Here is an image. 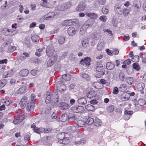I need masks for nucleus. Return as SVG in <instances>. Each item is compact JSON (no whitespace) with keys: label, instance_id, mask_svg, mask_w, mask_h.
<instances>
[{"label":"nucleus","instance_id":"obj_1","mask_svg":"<svg viewBox=\"0 0 146 146\" xmlns=\"http://www.w3.org/2000/svg\"><path fill=\"white\" fill-rule=\"evenodd\" d=\"M78 21V20L76 19L66 20L62 23V25L64 26L71 25L77 23Z\"/></svg>","mask_w":146,"mask_h":146},{"label":"nucleus","instance_id":"obj_2","mask_svg":"<svg viewBox=\"0 0 146 146\" xmlns=\"http://www.w3.org/2000/svg\"><path fill=\"white\" fill-rule=\"evenodd\" d=\"M57 55L56 54H54L50 58H49L47 61V66L48 67H50L52 66L54 64L55 61L57 59Z\"/></svg>","mask_w":146,"mask_h":146},{"label":"nucleus","instance_id":"obj_3","mask_svg":"<svg viewBox=\"0 0 146 146\" xmlns=\"http://www.w3.org/2000/svg\"><path fill=\"white\" fill-rule=\"evenodd\" d=\"M84 108L82 106L75 105L71 108V110L72 111L75 113L82 112L84 110Z\"/></svg>","mask_w":146,"mask_h":146},{"label":"nucleus","instance_id":"obj_4","mask_svg":"<svg viewBox=\"0 0 146 146\" xmlns=\"http://www.w3.org/2000/svg\"><path fill=\"white\" fill-rule=\"evenodd\" d=\"M35 105V103H31V101H29L26 106L27 111L30 112L33 111L34 110Z\"/></svg>","mask_w":146,"mask_h":146},{"label":"nucleus","instance_id":"obj_5","mask_svg":"<svg viewBox=\"0 0 146 146\" xmlns=\"http://www.w3.org/2000/svg\"><path fill=\"white\" fill-rule=\"evenodd\" d=\"M28 100V98L24 96L21 99L20 102V105L22 109H24L26 106V103Z\"/></svg>","mask_w":146,"mask_h":146},{"label":"nucleus","instance_id":"obj_6","mask_svg":"<svg viewBox=\"0 0 146 146\" xmlns=\"http://www.w3.org/2000/svg\"><path fill=\"white\" fill-rule=\"evenodd\" d=\"M96 70L99 72H102L103 70V67L102 63L101 62H97L95 65Z\"/></svg>","mask_w":146,"mask_h":146},{"label":"nucleus","instance_id":"obj_7","mask_svg":"<svg viewBox=\"0 0 146 146\" xmlns=\"http://www.w3.org/2000/svg\"><path fill=\"white\" fill-rule=\"evenodd\" d=\"M90 59L88 57H86L84 58V59H82L80 61V63L83 65H84V64L82 62H85V65L86 66H89L90 64Z\"/></svg>","mask_w":146,"mask_h":146},{"label":"nucleus","instance_id":"obj_8","mask_svg":"<svg viewBox=\"0 0 146 146\" xmlns=\"http://www.w3.org/2000/svg\"><path fill=\"white\" fill-rule=\"evenodd\" d=\"M58 106L61 108L62 110H66L69 107V105L63 102H60L58 104Z\"/></svg>","mask_w":146,"mask_h":146},{"label":"nucleus","instance_id":"obj_9","mask_svg":"<svg viewBox=\"0 0 146 146\" xmlns=\"http://www.w3.org/2000/svg\"><path fill=\"white\" fill-rule=\"evenodd\" d=\"M68 119V116L66 113H62L57 119L58 121H65Z\"/></svg>","mask_w":146,"mask_h":146},{"label":"nucleus","instance_id":"obj_10","mask_svg":"<svg viewBox=\"0 0 146 146\" xmlns=\"http://www.w3.org/2000/svg\"><path fill=\"white\" fill-rule=\"evenodd\" d=\"M97 95L96 92L94 90L89 92L88 93L86 94L87 98L91 99L95 97Z\"/></svg>","mask_w":146,"mask_h":146},{"label":"nucleus","instance_id":"obj_11","mask_svg":"<svg viewBox=\"0 0 146 146\" xmlns=\"http://www.w3.org/2000/svg\"><path fill=\"white\" fill-rule=\"evenodd\" d=\"M86 6V5L83 3H80L76 8V10L79 11H83L85 9Z\"/></svg>","mask_w":146,"mask_h":146},{"label":"nucleus","instance_id":"obj_12","mask_svg":"<svg viewBox=\"0 0 146 146\" xmlns=\"http://www.w3.org/2000/svg\"><path fill=\"white\" fill-rule=\"evenodd\" d=\"M54 52V50L51 48L50 46L47 47L46 50V53L48 56L52 55Z\"/></svg>","mask_w":146,"mask_h":146},{"label":"nucleus","instance_id":"obj_13","mask_svg":"<svg viewBox=\"0 0 146 146\" xmlns=\"http://www.w3.org/2000/svg\"><path fill=\"white\" fill-rule=\"evenodd\" d=\"M29 73V71L27 69H24L20 71L19 74L20 76L25 77L27 76Z\"/></svg>","mask_w":146,"mask_h":146},{"label":"nucleus","instance_id":"obj_14","mask_svg":"<svg viewBox=\"0 0 146 146\" xmlns=\"http://www.w3.org/2000/svg\"><path fill=\"white\" fill-rule=\"evenodd\" d=\"M54 17V14L52 13H49L47 15H46L43 17V19L44 20H50L52 19Z\"/></svg>","mask_w":146,"mask_h":146},{"label":"nucleus","instance_id":"obj_15","mask_svg":"<svg viewBox=\"0 0 146 146\" xmlns=\"http://www.w3.org/2000/svg\"><path fill=\"white\" fill-rule=\"evenodd\" d=\"M77 119V116H75L72 113H70L68 115V120L69 121H72L75 120Z\"/></svg>","mask_w":146,"mask_h":146},{"label":"nucleus","instance_id":"obj_16","mask_svg":"<svg viewBox=\"0 0 146 146\" xmlns=\"http://www.w3.org/2000/svg\"><path fill=\"white\" fill-rule=\"evenodd\" d=\"M68 33L70 35L72 36L76 34V31L74 28L70 27L68 29Z\"/></svg>","mask_w":146,"mask_h":146},{"label":"nucleus","instance_id":"obj_17","mask_svg":"<svg viewBox=\"0 0 146 146\" xmlns=\"http://www.w3.org/2000/svg\"><path fill=\"white\" fill-rule=\"evenodd\" d=\"M51 96V99H52V100H54V101H53V102H58V100L57 99L58 98V96L56 92H53Z\"/></svg>","mask_w":146,"mask_h":146},{"label":"nucleus","instance_id":"obj_18","mask_svg":"<svg viewBox=\"0 0 146 146\" xmlns=\"http://www.w3.org/2000/svg\"><path fill=\"white\" fill-rule=\"evenodd\" d=\"M94 20L92 18L88 19L85 23L86 26H88V27H91L94 24Z\"/></svg>","mask_w":146,"mask_h":146},{"label":"nucleus","instance_id":"obj_19","mask_svg":"<svg viewBox=\"0 0 146 146\" xmlns=\"http://www.w3.org/2000/svg\"><path fill=\"white\" fill-rule=\"evenodd\" d=\"M86 96H84V97L80 98L78 101V103L82 105L86 104L87 103V101L86 98Z\"/></svg>","mask_w":146,"mask_h":146},{"label":"nucleus","instance_id":"obj_20","mask_svg":"<svg viewBox=\"0 0 146 146\" xmlns=\"http://www.w3.org/2000/svg\"><path fill=\"white\" fill-rule=\"evenodd\" d=\"M86 122L83 120H79L77 123V126L79 127H83L85 126Z\"/></svg>","mask_w":146,"mask_h":146},{"label":"nucleus","instance_id":"obj_21","mask_svg":"<svg viewBox=\"0 0 146 146\" xmlns=\"http://www.w3.org/2000/svg\"><path fill=\"white\" fill-rule=\"evenodd\" d=\"M127 89V86L125 84H123L120 85L119 89L120 91L123 92L125 91Z\"/></svg>","mask_w":146,"mask_h":146},{"label":"nucleus","instance_id":"obj_22","mask_svg":"<svg viewBox=\"0 0 146 146\" xmlns=\"http://www.w3.org/2000/svg\"><path fill=\"white\" fill-rule=\"evenodd\" d=\"M102 123L100 119L97 117H96L94 121V125L97 127L100 126Z\"/></svg>","mask_w":146,"mask_h":146},{"label":"nucleus","instance_id":"obj_23","mask_svg":"<svg viewBox=\"0 0 146 146\" xmlns=\"http://www.w3.org/2000/svg\"><path fill=\"white\" fill-rule=\"evenodd\" d=\"M58 40L60 44H62L65 41V38L62 36H60L58 37Z\"/></svg>","mask_w":146,"mask_h":146},{"label":"nucleus","instance_id":"obj_24","mask_svg":"<svg viewBox=\"0 0 146 146\" xmlns=\"http://www.w3.org/2000/svg\"><path fill=\"white\" fill-rule=\"evenodd\" d=\"M114 8L115 12L117 13H119L118 9L119 10V11L120 13L122 12V10H121V5L118 3H116L115 4Z\"/></svg>","mask_w":146,"mask_h":146},{"label":"nucleus","instance_id":"obj_25","mask_svg":"<svg viewBox=\"0 0 146 146\" xmlns=\"http://www.w3.org/2000/svg\"><path fill=\"white\" fill-rule=\"evenodd\" d=\"M27 91V89L25 86H22L18 91V93L19 94L24 93Z\"/></svg>","mask_w":146,"mask_h":146},{"label":"nucleus","instance_id":"obj_26","mask_svg":"<svg viewBox=\"0 0 146 146\" xmlns=\"http://www.w3.org/2000/svg\"><path fill=\"white\" fill-rule=\"evenodd\" d=\"M104 43L103 42H99L97 46V49L98 50H101L103 49Z\"/></svg>","mask_w":146,"mask_h":146},{"label":"nucleus","instance_id":"obj_27","mask_svg":"<svg viewBox=\"0 0 146 146\" xmlns=\"http://www.w3.org/2000/svg\"><path fill=\"white\" fill-rule=\"evenodd\" d=\"M115 65L111 62H108L106 64L107 68L108 70H111L114 67Z\"/></svg>","mask_w":146,"mask_h":146},{"label":"nucleus","instance_id":"obj_28","mask_svg":"<svg viewBox=\"0 0 146 146\" xmlns=\"http://www.w3.org/2000/svg\"><path fill=\"white\" fill-rule=\"evenodd\" d=\"M133 13L136 14L138 12L139 10V5L138 4H134Z\"/></svg>","mask_w":146,"mask_h":146},{"label":"nucleus","instance_id":"obj_29","mask_svg":"<svg viewBox=\"0 0 146 146\" xmlns=\"http://www.w3.org/2000/svg\"><path fill=\"white\" fill-rule=\"evenodd\" d=\"M62 78L64 80L68 81L71 78L70 75L68 74H64L62 76Z\"/></svg>","mask_w":146,"mask_h":146},{"label":"nucleus","instance_id":"obj_30","mask_svg":"<svg viewBox=\"0 0 146 146\" xmlns=\"http://www.w3.org/2000/svg\"><path fill=\"white\" fill-rule=\"evenodd\" d=\"M31 38L33 41L36 42H38L39 40V37L37 35H33L31 36Z\"/></svg>","mask_w":146,"mask_h":146},{"label":"nucleus","instance_id":"obj_31","mask_svg":"<svg viewBox=\"0 0 146 146\" xmlns=\"http://www.w3.org/2000/svg\"><path fill=\"white\" fill-rule=\"evenodd\" d=\"M86 15L87 16L93 18L92 19H96L97 16V15L94 13H87L86 14Z\"/></svg>","mask_w":146,"mask_h":146},{"label":"nucleus","instance_id":"obj_32","mask_svg":"<svg viewBox=\"0 0 146 146\" xmlns=\"http://www.w3.org/2000/svg\"><path fill=\"white\" fill-rule=\"evenodd\" d=\"M137 88L139 90L141 91L144 88V84L143 83H139L137 85Z\"/></svg>","mask_w":146,"mask_h":146},{"label":"nucleus","instance_id":"obj_33","mask_svg":"<svg viewBox=\"0 0 146 146\" xmlns=\"http://www.w3.org/2000/svg\"><path fill=\"white\" fill-rule=\"evenodd\" d=\"M86 123H87L89 125H91L94 122V119L90 117H88V118L86 121Z\"/></svg>","mask_w":146,"mask_h":146},{"label":"nucleus","instance_id":"obj_34","mask_svg":"<svg viewBox=\"0 0 146 146\" xmlns=\"http://www.w3.org/2000/svg\"><path fill=\"white\" fill-rule=\"evenodd\" d=\"M119 78L120 80L121 81H124L125 78V76L124 74L122 72H120L119 74Z\"/></svg>","mask_w":146,"mask_h":146},{"label":"nucleus","instance_id":"obj_35","mask_svg":"<svg viewBox=\"0 0 146 146\" xmlns=\"http://www.w3.org/2000/svg\"><path fill=\"white\" fill-rule=\"evenodd\" d=\"M7 82L5 79L0 80V88H3L6 84Z\"/></svg>","mask_w":146,"mask_h":146},{"label":"nucleus","instance_id":"obj_36","mask_svg":"<svg viewBox=\"0 0 146 146\" xmlns=\"http://www.w3.org/2000/svg\"><path fill=\"white\" fill-rule=\"evenodd\" d=\"M123 15L125 17H126L129 13L130 10L126 8H124L123 11Z\"/></svg>","mask_w":146,"mask_h":146},{"label":"nucleus","instance_id":"obj_37","mask_svg":"<svg viewBox=\"0 0 146 146\" xmlns=\"http://www.w3.org/2000/svg\"><path fill=\"white\" fill-rule=\"evenodd\" d=\"M44 47H42L41 48L38 49L36 50V52L35 53V54L36 55L38 56H40L41 55V52L44 49Z\"/></svg>","mask_w":146,"mask_h":146},{"label":"nucleus","instance_id":"obj_38","mask_svg":"<svg viewBox=\"0 0 146 146\" xmlns=\"http://www.w3.org/2000/svg\"><path fill=\"white\" fill-rule=\"evenodd\" d=\"M68 130L72 132H74L77 129L75 126H70L68 127Z\"/></svg>","mask_w":146,"mask_h":146},{"label":"nucleus","instance_id":"obj_39","mask_svg":"<svg viewBox=\"0 0 146 146\" xmlns=\"http://www.w3.org/2000/svg\"><path fill=\"white\" fill-rule=\"evenodd\" d=\"M126 82L129 84L131 85L133 82V78L132 77H127L126 78Z\"/></svg>","mask_w":146,"mask_h":146},{"label":"nucleus","instance_id":"obj_40","mask_svg":"<svg viewBox=\"0 0 146 146\" xmlns=\"http://www.w3.org/2000/svg\"><path fill=\"white\" fill-rule=\"evenodd\" d=\"M133 68L137 71H139L140 70V67L139 64L137 63H134L133 64Z\"/></svg>","mask_w":146,"mask_h":146},{"label":"nucleus","instance_id":"obj_41","mask_svg":"<svg viewBox=\"0 0 146 146\" xmlns=\"http://www.w3.org/2000/svg\"><path fill=\"white\" fill-rule=\"evenodd\" d=\"M114 110V107L113 105L109 106L107 108V111L109 113H111V112L113 111Z\"/></svg>","mask_w":146,"mask_h":146},{"label":"nucleus","instance_id":"obj_42","mask_svg":"<svg viewBox=\"0 0 146 146\" xmlns=\"http://www.w3.org/2000/svg\"><path fill=\"white\" fill-rule=\"evenodd\" d=\"M145 103H146V102L144 100L142 99L139 100L137 101V103L140 106L143 105H144Z\"/></svg>","mask_w":146,"mask_h":146},{"label":"nucleus","instance_id":"obj_43","mask_svg":"<svg viewBox=\"0 0 146 146\" xmlns=\"http://www.w3.org/2000/svg\"><path fill=\"white\" fill-rule=\"evenodd\" d=\"M51 101H54V100H52V99H51V96L49 94L48 95L46 98L45 102L46 103L48 104Z\"/></svg>","mask_w":146,"mask_h":146},{"label":"nucleus","instance_id":"obj_44","mask_svg":"<svg viewBox=\"0 0 146 146\" xmlns=\"http://www.w3.org/2000/svg\"><path fill=\"white\" fill-rule=\"evenodd\" d=\"M82 77L86 80H89L90 79L89 76L87 74H83L82 75Z\"/></svg>","mask_w":146,"mask_h":146},{"label":"nucleus","instance_id":"obj_45","mask_svg":"<svg viewBox=\"0 0 146 146\" xmlns=\"http://www.w3.org/2000/svg\"><path fill=\"white\" fill-rule=\"evenodd\" d=\"M139 57L138 55L134 56L133 58L132 59V61L133 62H137L139 60Z\"/></svg>","mask_w":146,"mask_h":146},{"label":"nucleus","instance_id":"obj_46","mask_svg":"<svg viewBox=\"0 0 146 146\" xmlns=\"http://www.w3.org/2000/svg\"><path fill=\"white\" fill-rule=\"evenodd\" d=\"M31 100L29 101H31V103H35V101L36 100V96L34 94H32L31 96Z\"/></svg>","mask_w":146,"mask_h":146},{"label":"nucleus","instance_id":"obj_47","mask_svg":"<svg viewBox=\"0 0 146 146\" xmlns=\"http://www.w3.org/2000/svg\"><path fill=\"white\" fill-rule=\"evenodd\" d=\"M64 132H62L61 133H59V134L58 135V137H60L59 138L60 139V140L59 141V142L60 143H62V141L63 140L62 139V135H64Z\"/></svg>","mask_w":146,"mask_h":146},{"label":"nucleus","instance_id":"obj_48","mask_svg":"<svg viewBox=\"0 0 146 146\" xmlns=\"http://www.w3.org/2000/svg\"><path fill=\"white\" fill-rule=\"evenodd\" d=\"M63 137L62 138H63V140L62 141V143L63 144H66L68 143L69 142L68 139H67L65 137L64 135H63Z\"/></svg>","mask_w":146,"mask_h":146},{"label":"nucleus","instance_id":"obj_49","mask_svg":"<svg viewBox=\"0 0 146 146\" xmlns=\"http://www.w3.org/2000/svg\"><path fill=\"white\" fill-rule=\"evenodd\" d=\"M100 100L99 99L96 100V99H94L90 101L91 104H95L98 103L99 101H100Z\"/></svg>","mask_w":146,"mask_h":146},{"label":"nucleus","instance_id":"obj_50","mask_svg":"<svg viewBox=\"0 0 146 146\" xmlns=\"http://www.w3.org/2000/svg\"><path fill=\"white\" fill-rule=\"evenodd\" d=\"M127 94H126V95H125V96H124L123 95L122 96L121 98V100L123 101H127L129 100V98L127 96Z\"/></svg>","mask_w":146,"mask_h":146},{"label":"nucleus","instance_id":"obj_51","mask_svg":"<svg viewBox=\"0 0 146 146\" xmlns=\"http://www.w3.org/2000/svg\"><path fill=\"white\" fill-rule=\"evenodd\" d=\"M102 11L103 13L106 14L108 12V10L105 7H103L102 9Z\"/></svg>","mask_w":146,"mask_h":146},{"label":"nucleus","instance_id":"obj_52","mask_svg":"<svg viewBox=\"0 0 146 146\" xmlns=\"http://www.w3.org/2000/svg\"><path fill=\"white\" fill-rule=\"evenodd\" d=\"M118 89L117 87H114L113 91V93L114 94H117L119 92Z\"/></svg>","mask_w":146,"mask_h":146},{"label":"nucleus","instance_id":"obj_53","mask_svg":"<svg viewBox=\"0 0 146 146\" xmlns=\"http://www.w3.org/2000/svg\"><path fill=\"white\" fill-rule=\"evenodd\" d=\"M124 113L125 114V116L131 115L133 113V112L132 111H128L127 110H125L124 111Z\"/></svg>","mask_w":146,"mask_h":146},{"label":"nucleus","instance_id":"obj_54","mask_svg":"<svg viewBox=\"0 0 146 146\" xmlns=\"http://www.w3.org/2000/svg\"><path fill=\"white\" fill-rule=\"evenodd\" d=\"M56 9L59 11H62L64 9V6L62 5H60L57 7Z\"/></svg>","mask_w":146,"mask_h":146},{"label":"nucleus","instance_id":"obj_55","mask_svg":"<svg viewBox=\"0 0 146 146\" xmlns=\"http://www.w3.org/2000/svg\"><path fill=\"white\" fill-rule=\"evenodd\" d=\"M33 130L35 132L38 133H40L41 132L40 129L37 127H35V128H33Z\"/></svg>","mask_w":146,"mask_h":146},{"label":"nucleus","instance_id":"obj_56","mask_svg":"<svg viewBox=\"0 0 146 146\" xmlns=\"http://www.w3.org/2000/svg\"><path fill=\"white\" fill-rule=\"evenodd\" d=\"M100 19L103 22H105L106 21V16H103L100 17Z\"/></svg>","mask_w":146,"mask_h":146},{"label":"nucleus","instance_id":"obj_57","mask_svg":"<svg viewBox=\"0 0 146 146\" xmlns=\"http://www.w3.org/2000/svg\"><path fill=\"white\" fill-rule=\"evenodd\" d=\"M13 122L15 124H16L20 123L21 122V121L19 118H18L16 119L15 120H14L13 121Z\"/></svg>","mask_w":146,"mask_h":146},{"label":"nucleus","instance_id":"obj_58","mask_svg":"<svg viewBox=\"0 0 146 146\" xmlns=\"http://www.w3.org/2000/svg\"><path fill=\"white\" fill-rule=\"evenodd\" d=\"M51 110V108L50 107H47L45 111V113L46 114H48L50 113Z\"/></svg>","mask_w":146,"mask_h":146},{"label":"nucleus","instance_id":"obj_59","mask_svg":"<svg viewBox=\"0 0 146 146\" xmlns=\"http://www.w3.org/2000/svg\"><path fill=\"white\" fill-rule=\"evenodd\" d=\"M100 35L98 33H95L93 35V36L94 38L95 39H97L99 38Z\"/></svg>","mask_w":146,"mask_h":146},{"label":"nucleus","instance_id":"obj_60","mask_svg":"<svg viewBox=\"0 0 146 146\" xmlns=\"http://www.w3.org/2000/svg\"><path fill=\"white\" fill-rule=\"evenodd\" d=\"M16 49V48L15 46H11L9 48V51L10 52H13Z\"/></svg>","mask_w":146,"mask_h":146},{"label":"nucleus","instance_id":"obj_61","mask_svg":"<svg viewBox=\"0 0 146 146\" xmlns=\"http://www.w3.org/2000/svg\"><path fill=\"white\" fill-rule=\"evenodd\" d=\"M131 61L130 60V59H128L127 60L125 61H124L123 63L125 64H127V65H129L131 63Z\"/></svg>","mask_w":146,"mask_h":146},{"label":"nucleus","instance_id":"obj_62","mask_svg":"<svg viewBox=\"0 0 146 146\" xmlns=\"http://www.w3.org/2000/svg\"><path fill=\"white\" fill-rule=\"evenodd\" d=\"M101 72V73H99V74H97L96 75V77L98 78H100L102 76H103L105 74L104 72L103 71Z\"/></svg>","mask_w":146,"mask_h":146},{"label":"nucleus","instance_id":"obj_63","mask_svg":"<svg viewBox=\"0 0 146 146\" xmlns=\"http://www.w3.org/2000/svg\"><path fill=\"white\" fill-rule=\"evenodd\" d=\"M7 60L5 59H4L0 60V64H7Z\"/></svg>","mask_w":146,"mask_h":146},{"label":"nucleus","instance_id":"obj_64","mask_svg":"<svg viewBox=\"0 0 146 146\" xmlns=\"http://www.w3.org/2000/svg\"><path fill=\"white\" fill-rule=\"evenodd\" d=\"M2 102L4 103H5L6 104L7 106H8L10 105V102L9 100H6V101H5L4 99H3Z\"/></svg>","mask_w":146,"mask_h":146}]
</instances>
